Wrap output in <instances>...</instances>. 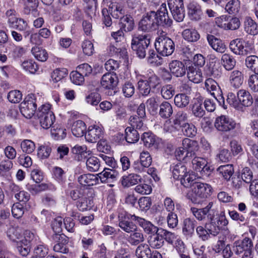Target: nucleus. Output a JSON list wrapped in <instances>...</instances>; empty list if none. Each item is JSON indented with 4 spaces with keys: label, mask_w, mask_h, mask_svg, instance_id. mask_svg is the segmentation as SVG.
Instances as JSON below:
<instances>
[{
    "label": "nucleus",
    "mask_w": 258,
    "mask_h": 258,
    "mask_svg": "<svg viewBox=\"0 0 258 258\" xmlns=\"http://www.w3.org/2000/svg\"><path fill=\"white\" fill-rule=\"evenodd\" d=\"M190 211L195 218L199 221H213L218 214L217 209L214 206L213 202H209L208 205L203 208L191 207Z\"/></svg>",
    "instance_id": "nucleus-1"
},
{
    "label": "nucleus",
    "mask_w": 258,
    "mask_h": 258,
    "mask_svg": "<svg viewBox=\"0 0 258 258\" xmlns=\"http://www.w3.org/2000/svg\"><path fill=\"white\" fill-rule=\"evenodd\" d=\"M212 186L207 183L198 182L194 184L188 199L194 204H199L200 200L207 198L212 193Z\"/></svg>",
    "instance_id": "nucleus-2"
},
{
    "label": "nucleus",
    "mask_w": 258,
    "mask_h": 258,
    "mask_svg": "<svg viewBox=\"0 0 258 258\" xmlns=\"http://www.w3.org/2000/svg\"><path fill=\"white\" fill-rule=\"evenodd\" d=\"M150 43L148 35H138L134 36L132 40V48L136 51V54L140 58L146 55V50Z\"/></svg>",
    "instance_id": "nucleus-3"
},
{
    "label": "nucleus",
    "mask_w": 258,
    "mask_h": 258,
    "mask_svg": "<svg viewBox=\"0 0 258 258\" xmlns=\"http://www.w3.org/2000/svg\"><path fill=\"white\" fill-rule=\"evenodd\" d=\"M155 47L157 52L163 56L171 55L175 49L173 41L165 36H160L156 38Z\"/></svg>",
    "instance_id": "nucleus-4"
},
{
    "label": "nucleus",
    "mask_w": 258,
    "mask_h": 258,
    "mask_svg": "<svg viewBox=\"0 0 258 258\" xmlns=\"http://www.w3.org/2000/svg\"><path fill=\"white\" fill-rule=\"evenodd\" d=\"M205 87L206 90L211 93L219 105L226 109L227 106L225 104L224 98L222 94V91L218 83L213 79L209 78L206 80Z\"/></svg>",
    "instance_id": "nucleus-5"
},
{
    "label": "nucleus",
    "mask_w": 258,
    "mask_h": 258,
    "mask_svg": "<svg viewBox=\"0 0 258 258\" xmlns=\"http://www.w3.org/2000/svg\"><path fill=\"white\" fill-rule=\"evenodd\" d=\"M37 108L36 99L33 94L28 95L20 104V111L26 118H30L34 114Z\"/></svg>",
    "instance_id": "nucleus-6"
},
{
    "label": "nucleus",
    "mask_w": 258,
    "mask_h": 258,
    "mask_svg": "<svg viewBox=\"0 0 258 258\" xmlns=\"http://www.w3.org/2000/svg\"><path fill=\"white\" fill-rule=\"evenodd\" d=\"M151 13L154 14L155 23L157 26L166 25L170 26L172 20L169 18L166 4H162L157 12L150 11Z\"/></svg>",
    "instance_id": "nucleus-7"
},
{
    "label": "nucleus",
    "mask_w": 258,
    "mask_h": 258,
    "mask_svg": "<svg viewBox=\"0 0 258 258\" xmlns=\"http://www.w3.org/2000/svg\"><path fill=\"white\" fill-rule=\"evenodd\" d=\"M154 14L148 13L144 16L138 24V30L144 32H150L157 29L158 28L155 23Z\"/></svg>",
    "instance_id": "nucleus-8"
},
{
    "label": "nucleus",
    "mask_w": 258,
    "mask_h": 258,
    "mask_svg": "<svg viewBox=\"0 0 258 258\" xmlns=\"http://www.w3.org/2000/svg\"><path fill=\"white\" fill-rule=\"evenodd\" d=\"M214 126L219 132L224 133L233 130L236 126V123L228 116L221 115L216 118Z\"/></svg>",
    "instance_id": "nucleus-9"
},
{
    "label": "nucleus",
    "mask_w": 258,
    "mask_h": 258,
    "mask_svg": "<svg viewBox=\"0 0 258 258\" xmlns=\"http://www.w3.org/2000/svg\"><path fill=\"white\" fill-rule=\"evenodd\" d=\"M133 215L126 212H120L118 214V226L125 232L131 233L137 228V226L135 224L128 221L130 219L134 220Z\"/></svg>",
    "instance_id": "nucleus-10"
},
{
    "label": "nucleus",
    "mask_w": 258,
    "mask_h": 258,
    "mask_svg": "<svg viewBox=\"0 0 258 258\" xmlns=\"http://www.w3.org/2000/svg\"><path fill=\"white\" fill-rule=\"evenodd\" d=\"M103 135L102 127L98 125L90 126L85 134V138L89 142L96 143L103 139Z\"/></svg>",
    "instance_id": "nucleus-11"
},
{
    "label": "nucleus",
    "mask_w": 258,
    "mask_h": 258,
    "mask_svg": "<svg viewBox=\"0 0 258 258\" xmlns=\"http://www.w3.org/2000/svg\"><path fill=\"white\" fill-rule=\"evenodd\" d=\"M51 238L52 241L56 243L53 246V250L55 251L62 253L69 252V249L66 245L68 243V240L64 235L53 234Z\"/></svg>",
    "instance_id": "nucleus-12"
},
{
    "label": "nucleus",
    "mask_w": 258,
    "mask_h": 258,
    "mask_svg": "<svg viewBox=\"0 0 258 258\" xmlns=\"http://www.w3.org/2000/svg\"><path fill=\"white\" fill-rule=\"evenodd\" d=\"M216 22L219 27L226 30H235L240 26V20L237 17H233L229 21H226V17H222L218 19Z\"/></svg>",
    "instance_id": "nucleus-13"
},
{
    "label": "nucleus",
    "mask_w": 258,
    "mask_h": 258,
    "mask_svg": "<svg viewBox=\"0 0 258 258\" xmlns=\"http://www.w3.org/2000/svg\"><path fill=\"white\" fill-rule=\"evenodd\" d=\"M118 83V78L116 74L107 73L103 75L101 80V86L104 89L113 90Z\"/></svg>",
    "instance_id": "nucleus-14"
},
{
    "label": "nucleus",
    "mask_w": 258,
    "mask_h": 258,
    "mask_svg": "<svg viewBox=\"0 0 258 258\" xmlns=\"http://www.w3.org/2000/svg\"><path fill=\"white\" fill-rule=\"evenodd\" d=\"M253 243L251 240L245 237L242 240L236 241L233 243V251L237 254H239L244 251L251 249Z\"/></svg>",
    "instance_id": "nucleus-15"
},
{
    "label": "nucleus",
    "mask_w": 258,
    "mask_h": 258,
    "mask_svg": "<svg viewBox=\"0 0 258 258\" xmlns=\"http://www.w3.org/2000/svg\"><path fill=\"white\" fill-rule=\"evenodd\" d=\"M133 217H134V220L138 223L146 233L153 234L160 231V229L157 226H154L150 222L146 220L145 219L136 216L135 215Z\"/></svg>",
    "instance_id": "nucleus-16"
},
{
    "label": "nucleus",
    "mask_w": 258,
    "mask_h": 258,
    "mask_svg": "<svg viewBox=\"0 0 258 258\" xmlns=\"http://www.w3.org/2000/svg\"><path fill=\"white\" fill-rule=\"evenodd\" d=\"M171 73L176 77H181L185 75L187 69L184 64L179 60H172L169 64Z\"/></svg>",
    "instance_id": "nucleus-17"
},
{
    "label": "nucleus",
    "mask_w": 258,
    "mask_h": 258,
    "mask_svg": "<svg viewBox=\"0 0 258 258\" xmlns=\"http://www.w3.org/2000/svg\"><path fill=\"white\" fill-rule=\"evenodd\" d=\"M239 105L248 107L251 106L253 102V99L250 93L244 89H240L237 93Z\"/></svg>",
    "instance_id": "nucleus-18"
},
{
    "label": "nucleus",
    "mask_w": 258,
    "mask_h": 258,
    "mask_svg": "<svg viewBox=\"0 0 258 258\" xmlns=\"http://www.w3.org/2000/svg\"><path fill=\"white\" fill-rule=\"evenodd\" d=\"M243 29L244 31L249 35L255 36L258 34V23L249 17L245 18Z\"/></svg>",
    "instance_id": "nucleus-19"
},
{
    "label": "nucleus",
    "mask_w": 258,
    "mask_h": 258,
    "mask_svg": "<svg viewBox=\"0 0 258 258\" xmlns=\"http://www.w3.org/2000/svg\"><path fill=\"white\" fill-rule=\"evenodd\" d=\"M143 180L141 176L135 173H131L127 176H123L121 179L122 185L124 187H129L136 185Z\"/></svg>",
    "instance_id": "nucleus-20"
},
{
    "label": "nucleus",
    "mask_w": 258,
    "mask_h": 258,
    "mask_svg": "<svg viewBox=\"0 0 258 258\" xmlns=\"http://www.w3.org/2000/svg\"><path fill=\"white\" fill-rule=\"evenodd\" d=\"M182 145L186 150L187 158L192 157L199 149L198 143L197 141L185 138L182 141Z\"/></svg>",
    "instance_id": "nucleus-21"
},
{
    "label": "nucleus",
    "mask_w": 258,
    "mask_h": 258,
    "mask_svg": "<svg viewBox=\"0 0 258 258\" xmlns=\"http://www.w3.org/2000/svg\"><path fill=\"white\" fill-rule=\"evenodd\" d=\"M187 75L189 80L194 83L198 84L201 83L203 79L201 70L196 67L190 66L186 70Z\"/></svg>",
    "instance_id": "nucleus-22"
},
{
    "label": "nucleus",
    "mask_w": 258,
    "mask_h": 258,
    "mask_svg": "<svg viewBox=\"0 0 258 258\" xmlns=\"http://www.w3.org/2000/svg\"><path fill=\"white\" fill-rule=\"evenodd\" d=\"M207 38L209 45L217 52L223 53L225 51L226 46L221 40L212 35H208Z\"/></svg>",
    "instance_id": "nucleus-23"
},
{
    "label": "nucleus",
    "mask_w": 258,
    "mask_h": 258,
    "mask_svg": "<svg viewBox=\"0 0 258 258\" xmlns=\"http://www.w3.org/2000/svg\"><path fill=\"white\" fill-rule=\"evenodd\" d=\"M78 182L83 186H93L98 183L99 178L97 175L85 174L79 176Z\"/></svg>",
    "instance_id": "nucleus-24"
},
{
    "label": "nucleus",
    "mask_w": 258,
    "mask_h": 258,
    "mask_svg": "<svg viewBox=\"0 0 258 258\" xmlns=\"http://www.w3.org/2000/svg\"><path fill=\"white\" fill-rule=\"evenodd\" d=\"M188 14L190 19L195 21H199L201 19L202 12L201 6L197 3H190L187 7Z\"/></svg>",
    "instance_id": "nucleus-25"
},
{
    "label": "nucleus",
    "mask_w": 258,
    "mask_h": 258,
    "mask_svg": "<svg viewBox=\"0 0 258 258\" xmlns=\"http://www.w3.org/2000/svg\"><path fill=\"white\" fill-rule=\"evenodd\" d=\"M197 221L194 219L187 218L184 219L182 223V230L184 235L191 237L195 231Z\"/></svg>",
    "instance_id": "nucleus-26"
},
{
    "label": "nucleus",
    "mask_w": 258,
    "mask_h": 258,
    "mask_svg": "<svg viewBox=\"0 0 258 258\" xmlns=\"http://www.w3.org/2000/svg\"><path fill=\"white\" fill-rule=\"evenodd\" d=\"M97 175L102 183H106L115 180L118 175V173L114 170L105 168L103 171Z\"/></svg>",
    "instance_id": "nucleus-27"
},
{
    "label": "nucleus",
    "mask_w": 258,
    "mask_h": 258,
    "mask_svg": "<svg viewBox=\"0 0 258 258\" xmlns=\"http://www.w3.org/2000/svg\"><path fill=\"white\" fill-rule=\"evenodd\" d=\"M243 80V74L241 71L234 70L230 73L229 82L233 87L236 89L239 88L242 84Z\"/></svg>",
    "instance_id": "nucleus-28"
},
{
    "label": "nucleus",
    "mask_w": 258,
    "mask_h": 258,
    "mask_svg": "<svg viewBox=\"0 0 258 258\" xmlns=\"http://www.w3.org/2000/svg\"><path fill=\"white\" fill-rule=\"evenodd\" d=\"M148 242L151 247L159 249L164 245V240L160 232H158L149 236Z\"/></svg>",
    "instance_id": "nucleus-29"
},
{
    "label": "nucleus",
    "mask_w": 258,
    "mask_h": 258,
    "mask_svg": "<svg viewBox=\"0 0 258 258\" xmlns=\"http://www.w3.org/2000/svg\"><path fill=\"white\" fill-rule=\"evenodd\" d=\"M40 125L44 129H48L50 127L53 128L52 126L55 120V117L53 112H49L46 115H41L38 117Z\"/></svg>",
    "instance_id": "nucleus-30"
},
{
    "label": "nucleus",
    "mask_w": 258,
    "mask_h": 258,
    "mask_svg": "<svg viewBox=\"0 0 258 258\" xmlns=\"http://www.w3.org/2000/svg\"><path fill=\"white\" fill-rule=\"evenodd\" d=\"M120 28L125 32L132 31L135 27L133 18L128 15H124L120 19Z\"/></svg>",
    "instance_id": "nucleus-31"
},
{
    "label": "nucleus",
    "mask_w": 258,
    "mask_h": 258,
    "mask_svg": "<svg viewBox=\"0 0 258 258\" xmlns=\"http://www.w3.org/2000/svg\"><path fill=\"white\" fill-rule=\"evenodd\" d=\"M217 172L219 175L222 176L224 179L228 181L234 173V170L232 164L221 165L217 169Z\"/></svg>",
    "instance_id": "nucleus-32"
},
{
    "label": "nucleus",
    "mask_w": 258,
    "mask_h": 258,
    "mask_svg": "<svg viewBox=\"0 0 258 258\" xmlns=\"http://www.w3.org/2000/svg\"><path fill=\"white\" fill-rule=\"evenodd\" d=\"M130 233V235L127 238V241L131 245L136 246L144 241L143 233L137 228Z\"/></svg>",
    "instance_id": "nucleus-33"
},
{
    "label": "nucleus",
    "mask_w": 258,
    "mask_h": 258,
    "mask_svg": "<svg viewBox=\"0 0 258 258\" xmlns=\"http://www.w3.org/2000/svg\"><path fill=\"white\" fill-rule=\"evenodd\" d=\"M86 131V125L82 120H78L75 121L72 126V132L77 137H81L84 136Z\"/></svg>",
    "instance_id": "nucleus-34"
},
{
    "label": "nucleus",
    "mask_w": 258,
    "mask_h": 258,
    "mask_svg": "<svg viewBox=\"0 0 258 258\" xmlns=\"http://www.w3.org/2000/svg\"><path fill=\"white\" fill-rule=\"evenodd\" d=\"M125 139L130 144L137 142L140 139V135L138 131L133 127H127L125 130Z\"/></svg>",
    "instance_id": "nucleus-35"
},
{
    "label": "nucleus",
    "mask_w": 258,
    "mask_h": 258,
    "mask_svg": "<svg viewBox=\"0 0 258 258\" xmlns=\"http://www.w3.org/2000/svg\"><path fill=\"white\" fill-rule=\"evenodd\" d=\"M152 252L149 245L140 244L136 250V255L138 258H151Z\"/></svg>",
    "instance_id": "nucleus-36"
},
{
    "label": "nucleus",
    "mask_w": 258,
    "mask_h": 258,
    "mask_svg": "<svg viewBox=\"0 0 258 258\" xmlns=\"http://www.w3.org/2000/svg\"><path fill=\"white\" fill-rule=\"evenodd\" d=\"M221 64L227 71L232 70L235 67L236 60L232 55L225 53L221 57Z\"/></svg>",
    "instance_id": "nucleus-37"
},
{
    "label": "nucleus",
    "mask_w": 258,
    "mask_h": 258,
    "mask_svg": "<svg viewBox=\"0 0 258 258\" xmlns=\"http://www.w3.org/2000/svg\"><path fill=\"white\" fill-rule=\"evenodd\" d=\"M108 11L115 19H120L124 16L125 10L123 6L119 4H112L109 7Z\"/></svg>",
    "instance_id": "nucleus-38"
},
{
    "label": "nucleus",
    "mask_w": 258,
    "mask_h": 258,
    "mask_svg": "<svg viewBox=\"0 0 258 258\" xmlns=\"http://www.w3.org/2000/svg\"><path fill=\"white\" fill-rule=\"evenodd\" d=\"M159 115L163 118H168L173 113L172 106L167 101H163L159 106Z\"/></svg>",
    "instance_id": "nucleus-39"
},
{
    "label": "nucleus",
    "mask_w": 258,
    "mask_h": 258,
    "mask_svg": "<svg viewBox=\"0 0 258 258\" xmlns=\"http://www.w3.org/2000/svg\"><path fill=\"white\" fill-rule=\"evenodd\" d=\"M190 101V97L184 93H180L174 97L175 105L178 108H182L187 106Z\"/></svg>",
    "instance_id": "nucleus-40"
},
{
    "label": "nucleus",
    "mask_w": 258,
    "mask_h": 258,
    "mask_svg": "<svg viewBox=\"0 0 258 258\" xmlns=\"http://www.w3.org/2000/svg\"><path fill=\"white\" fill-rule=\"evenodd\" d=\"M183 38L189 42H196L200 37L198 31L194 29H186L182 33Z\"/></svg>",
    "instance_id": "nucleus-41"
},
{
    "label": "nucleus",
    "mask_w": 258,
    "mask_h": 258,
    "mask_svg": "<svg viewBox=\"0 0 258 258\" xmlns=\"http://www.w3.org/2000/svg\"><path fill=\"white\" fill-rule=\"evenodd\" d=\"M187 172L186 166L182 163L175 165L172 170L173 177L175 179H181Z\"/></svg>",
    "instance_id": "nucleus-42"
},
{
    "label": "nucleus",
    "mask_w": 258,
    "mask_h": 258,
    "mask_svg": "<svg viewBox=\"0 0 258 258\" xmlns=\"http://www.w3.org/2000/svg\"><path fill=\"white\" fill-rule=\"evenodd\" d=\"M145 118L138 117L136 115L131 116L129 118V123L134 128L145 130L146 126L144 123Z\"/></svg>",
    "instance_id": "nucleus-43"
},
{
    "label": "nucleus",
    "mask_w": 258,
    "mask_h": 258,
    "mask_svg": "<svg viewBox=\"0 0 258 258\" xmlns=\"http://www.w3.org/2000/svg\"><path fill=\"white\" fill-rule=\"evenodd\" d=\"M86 165L87 170L90 172H96L100 167L99 160L94 156L88 158L86 162Z\"/></svg>",
    "instance_id": "nucleus-44"
},
{
    "label": "nucleus",
    "mask_w": 258,
    "mask_h": 258,
    "mask_svg": "<svg viewBox=\"0 0 258 258\" xmlns=\"http://www.w3.org/2000/svg\"><path fill=\"white\" fill-rule=\"evenodd\" d=\"M240 8L239 0H230L226 5L225 10L229 14L237 13Z\"/></svg>",
    "instance_id": "nucleus-45"
},
{
    "label": "nucleus",
    "mask_w": 258,
    "mask_h": 258,
    "mask_svg": "<svg viewBox=\"0 0 258 258\" xmlns=\"http://www.w3.org/2000/svg\"><path fill=\"white\" fill-rule=\"evenodd\" d=\"M68 75V71L65 68L56 69L51 74V80L53 83H57L65 78Z\"/></svg>",
    "instance_id": "nucleus-46"
},
{
    "label": "nucleus",
    "mask_w": 258,
    "mask_h": 258,
    "mask_svg": "<svg viewBox=\"0 0 258 258\" xmlns=\"http://www.w3.org/2000/svg\"><path fill=\"white\" fill-rule=\"evenodd\" d=\"M245 65L251 71L258 75V57L255 55H250L245 59Z\"/></svg>",
    "instance_id": "nucleus-47"
},
{
    "label": "nucleus",
    "mask_w": 258,
    "mask_h": 258,
    "mask_svg": "<svg viewBox=\"0 0 258 258\" xmlns=\"http://www.w3.org/2000/svg\"><path fill=\"white\" fill-rule=\"evenodd\" d=\"M196 176L192 172H187L180 179V182L185 187H194L195 183Z\"/></svg>",
    "instance_id": "nucleus-48"
},
{
    "label": "nucleus",
    "mask_w": 258,
    "mask_h": 258,
    "mask_svg": "<svg viewBox=\"0 0 258 258\" xmlns=\"http://www.w3.org/2000/svg\"><path fill=\"white\" fill-rule=\"evenodd\" d=\"M31 52L34 57L39 61H45L48 58V54L46 51L37 46L33 47Z\"/></svg>",
    "instance_id": "nucleus-49"
},
{
    "label": "nucleus",
    "mask_w": 258,
    "mask_h": 258,
    "mask_svg": "<svg viewBox=\"0 0 258 258\" xmlns=\"http://www.w3.org/2000/svg\"><path fill=\"white\" fill-rule=\"evenodd\" d=\"M51 185V184L46 183H41L40 184H34L28 185L27 189L32 194L35 195L46 190L47 189H50Z\"/></svg>",
    "instance_id": "nucleus-50"
},
{
    "label": "nucleus",
    "mask_w": 258,
    "mask_h": 258,
    "mask_svg": "<svg viewBox=\"0 0 258 258\" xmlns=\"http://www.w3.org/2000/svg\"><path fill=\"white\" fill-rule=\"evenodd\" d=\"M141 140L147 148L154 146L156 142L155 136L152 133L147 132L143 133L141 136Z\"/></svg>",
    "instance_id": "nucleus-51"
},
{
    "label": "nucleus",
    "mask_w": 258,
    "mask_h": 258,
    "mask_svg": "<svg viewBox=\"0 0 258 258\" xmlns=\"http://www.w3.org/2000/svg\"><path fill=\"white\" fill-rule=\"evenodd\" d=\"M191 111L193 115L197 117L201 118L205 113V111L202 106V102L197 100L192 105Z\"/></svg>",
    "instance_id": "nucleus-52"
},
{
    "label": "nucleus",
    "mask_w": 258,
    "mask_h": 258,
    "mask_svg": "<svg viewBox=\"0 0 258 258\" xmlns=\"http://www.w3.org/2000/svg\"><path fill=\"white\" fill-rule=\"evenodd\" d=\"M21 230L14 227H10L7 231V235L9 239L12 241L16 242L17 243H20L18 240H19L21 237Z\"/></svg>",
    "instance_id": "nucleus-53"
},
{
    "label": "nucleus",
    "mask_w": 258,
    "mask_h": 258,
    "mask_svg": "<svg viewBox=\"0 0 258 258\" xmlns=\"http://www.w3.org/2000/svg\"><path fill=\"white\" fill-rule=\"evenodd\" d=\"M170 10L173 18L176 22H180L183 21L185 16L184 6L176 8L174 10L170 9Z\"/></svg>",
    "instance_id": "nucleus-54"
},
{
    "label": "nucleus",
    "mask_w": 258,
    "mask_h": 258,
    "mask_svg": "<svg viewBox=\"0 0 258 258\" xmlns=\"http://www.w3.org/2000/svg\"><path fill=\"white\" fill-rule=\"evenodd\" d=\"M188 115L186 112L183 111H179L175 114L173 122L176 126L180 128L182 126V123L186 121Z\"/></svg>",
    "instance_id": "nucleus-55"
},
{
    "label": "nucleus",
    "mask_w": 258,
    "mask_h": 258,
    "mask_svg": "<svg viewBox=\"0 0 258 258\" xmlns=\"http://www.w3.org/2000/svg\"><path fill=\"white\" fill-rule=\"evenodd\" d=\"M151 86L147 80H140L138 83V89L143 96L148 95L151 91Z\"/></svg>",
    "instance_id": "nucleus-56"
},
{
    "label": "nucleus",
    "mask_w": 258,
    "mask_h": 258,
    "mask_svg": "<svg viewBox=\"0 0 258 258\" xmlns=\"http://www.w3.org/2000/svg\"><path fill=\"white\" fill-rule=\"evenodd\" d=\"M21 148L23 152L30 154L34 151L35 145L30 140H24L21 143Z\"/></svg>",
    "instance_id": "nucleus-57"
},
{
    "label": "nucleus",
    "mask_w": 258,
    "mask_h": 258,
    "mask_svg": "<svg viewBox=\"0 0 258 258\" xmlns=\"http://www.w3.org/2000/svg\"><path fill=\"white\" fill-rule=\"evenodd\" d=\"M254 49L253 44L249 41H245L243 40L241 46V50L239 51V55H246L252 52Z\"/></svg>",
    "instance_id": "nucleus-58"
},
{
    "label": "nucleus",
    "mask_w": 258,
    "mask_h": 258,
    "mask_svg": "<svg viewBox=\"0 0 258 258\" xmlns=\"http://www.w3.org/2000/svg\"><path fill=\"white\" fill-rule=\"evenodd\" d=\"M208 222L209 223L206 224L205 227L208 231L209 234L213 236L217 235L221 229L219 225L217 224L216 221H214V220L213 221H209Z\"/></svg>",
    "instance_id": "nucleus-59"
},
{
    "label": "nucleus",
    "mask_w": 258,
    "mask_h": 258,
    "mask_svg": "<svg viewBox=\"0 0 258 258\" xmlns=\"http://www.w3.org/2000/svg\"><path fill=\"white\" fill-rule=\"evenodd\" d=\"M182 126V132L185 136L188 137H193L196 136L197 134V128L194 124L186 123Z\"/></svg>",
    "instance_id": "nucleus-60"
},
{
    "label": "nucleus",
    "mask_w": 258,
    "mask_h": 258,
    "mask_svg": "<svg viewBox=\"0 0 258 258\" xmlns=\"http://www.w3.org/2000/svg\"><path fill=\"white\" fill-rule=\"evenodd\" d=\"M76 70L85 77L91 75L93 72L92 67L87 63H83L79 65L76 68Z\"/></svg>",
    "instance_id": "nucleus-61"
},
{
    "label": "nucleus",
    "mask_w": 258,
    "mask_h": 258,
    "mask_svg": "<svg viewBox=\"0 0 258 258\" xmlns=\"http://www.w3.org/2000/svg\"><path fill=\"white\" fill-rule=\"evenodd\" d=\"M140 161L142 166L146 168H148L152 162V158L148 151H143L140 156Z\"/></svg>",
    "instance_id": "nucleus-62"
},
{
    "label": "nucleus",
    "mask_w": 258,
    "mask_h": 258,
    "mask_svg": "<svg viewBox=\"0 0 258 258\" xmlns=\"http://www.w3.org/2000/svg\"><path fill=\"white\" fill-rule=\"evenodd\" d=\"M160 230L161 231L160 233L161 235L163 236V239H165L167 243L170 244H173L176 239L178 237V236L176 235L174 233L171 232L166 230L161 229Z\"/></svg>",
    "instance_id": "nucleus-63"
},
{
    "label": "nucleus",
    "mask_w": 258,
    "mask_h": 258,
    "mask_svg": "<svg viewBox=\"0 0 258 258\" xmlns=\"http://www.w3.org/2000/svg\"><path fill=\"white\" fill-rule=\"evenodd\" d=\"M175 93V90L171 85H166L162 87L161 90L162 96L165 99H169Z\"/></svg>",
    "instance_id": "nucleus-64"
}]
</instances>
